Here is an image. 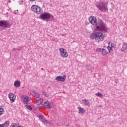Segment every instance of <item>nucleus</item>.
Segmentation results:
<instances>
[{"label": "nucleus", "mask_w": 127, "mask_h": 127, "mask_svg": "<svg viewBox=\"0 0 127 127\" xmlns=\"http://www.w3.org/2000/svg\"><path fill=\"white\" fill-rule=\"evenodd\" d=\"M85 66L86 67V68L87 69V70H89V71H91V65H86Z\"/></svg>", "instance_id": "obj_24"}, {"label": "nucleus", "mask_w": 127, "mask_h": 127, "mask_svg": "<svg viewBox=\"0 0 127 127\" xmlns=\"http://www.w3.org/2000/svg\"><path fill=\"white\" fill-rule=\"evenodd\" d=\"M44 106L46 109H51V106H50V104H49V102L46 101L44 103Z\"/></svg>", "instance_id": "obj_14"}, {"label": "nucleus", "mask_w": 127, "mask_h": 127, "mask_svg": "<svg viewBox=\"0 0 127 127\" xmlns=\"http://www.w3.org/2000/svg\"><path fill=\"white\" fill-rule=\"evenodd\" d=\"M24 104H28V100L26 99V98H24V99L23 100Z\"/></svg>", "instance_id": "obj_25"}, {"label": "nucleus", "mask_w": 127, "mask_h": 127, "mask_svg": "<svg viewBox=\"0 0 127 127\" xmlns=\"http://www.w3.org/2000/svg\"><path fill=\"white\" fill-rule=\"evenodd\" d=\"M59 50L62 57H64V58L68 57V53L65 49L61 48L59 49Z\"/></svg>", "instance_id": "obj_7"}, {"label": "nucleus", "mask_w": 127, "mask_h": 127, "mask_svg": "<svg viewBox=\"0 0 127 127\" xmlns=\"http://www.w3.org/2000/svg\"><path fill=\"white\" fill-rule=\"evenodd\" d=\"M127 44L126 43H124L123 45L122 48L121 49V51H122V52H124L125 50H127Z\"/></svg>", "instance_id": "obj_12"}, {"label": "nucleus", "mask_w": 127, "mask_h": 127, "mask_svg": "<svg viewBox=\"0 0 127 127\" xmlns=\"http://www.w3.org/2000/svg\"><path fill=\"white\" fill-rule=\"evenodd\" d=\"M39 119H41V120H43V116L42 115H39Z\"/></svg>", "instance_id": "obj_31"}, {"label": "nucleus", "mask_w": 127, "mask_h": 127, "mask_svg": "<svg viewBox=\"0 0 127 127\" xmlns=\"http://www.w3.org/2000/svg\"><path fill=\"white\" fill-rule=\"evenodd\" d=\"M96 96H98V97H103V94H102V93H97L95 94Z\"/></svg>", "instance_id": "obj_23"}, {"label": "nucleus", "mask_w": 127, "mask_h": 127, "mask_svg": "<svg viewBox=\"0 0 127 127\" xmlns=\"http://www.w3.org/2000/svg\"><path fill=\"white\" fill-rule=\"evenodd\" d=\"M15 126H16V123H14V124L11 125V127H15Z\"/></svg>", "instance_id": "obj_32"}, {"label": "nucleus", "mask_w": 127, "mask_h": 127, "mask_svg": "<svg viewBox=\"0 0 127 127\" xmlns=\"http://www.w3.org/2000/svg\"><path fill=\"white\" fill-rule=\"evenodd\" d=\"M19 4H21V3H19Z\"/></svg>", "instance_id": "obj_36"}, {"label": "nucleus", "mask_w": 127, "mask_h": 127, "mask_svg": "<svg viewBox=\"0 0 127 127\" xmlns=\"http://www.w3.org/2000/svg\"><path fill=\"white\" fill-rule=\"evenodd\" d=\"M90 37L91 39H95L97 42H101L104 40L105 35L101 32H96L91 34Z\"/></svg>", "instance_id": "obj_2"}, {"label": "nucleus", "mask_w": 127, "mask_h": 127, "mask_svg": "<svg viewBox=\"0 0 127 127\" xmlns=\"http://www.w3.org/2000/svg\"><path fill=\"white\" fill-rule=\"evenodd\" d=\"M25 99H26V100H28V102L29 101H30V98H29V97H27V96H26V97H25Z\"/></svg>", "instance_id": "obj_30"}, {"label": "nucleus", "mask_w": 127, "mask_h": 127, "mask_svg": "<svg viewBox=\"0 0 127 127\" xmlns=\"http://www.w3.org/2000/svg\"><path fill=\"white\" fill-rule=\"evenodd\" d=\"M11 26L10 22L8 20H0V27L3 29L4 28H9Z\"/></svg>", "instance_id": "obj_4"}, {"label": "nucleus", "mask_w": 127, "mask_h": 127, "mask_svg": "<svg viewBox=\"0 0 127 127\" xmlns=\"http://www.w3.org/2000/svg\"><path fill=\"white\" fill-rule=\"evenodd\" d=\"M8 97L11 101V103H13V102H14V100H15V96H14V94H13V93H11L10 94H9Z\"/></svg>", "instance_id": "obj_11"}, {"label": "nucleus", "mask_w": 127, "mask_h": 127, "mask_svg": "<svg viewBox=\"0 0 127 127\" xmlns=\"http://www.w3.org/2000/svg\"><path fill=\"white\" fill-rule=\"evenodd\" d=\"M14 86L16 88H19L20 87V81L18 80L15 81L14 83Z\"/></svg>", "instance_id": "obj_13"}, {"label": "nucleus", "mask_w": 127, "mask_h": 127, "mask_svg": "<svg viewBox=\"0 0 127 127\" xmlns=\"http://www.w3.org/2000/svg\"><path fill=\"white\" fill-rule=\"evenodd\" d=\"M43 123L45 125H47V124H48V122H47L46 120H44L43 121Z\"/></svg>", "instance_id": "obj_29"}, {"label": "nucleus", "mask_w": 127, "mask_h": 127, "mask_svg": "<svg viewBox=\"0 0 127 127\" xmlns=\"http://www.w3.org/2000/svg\"><path fill=\"white\" fill-rule=\"evenodd\" d=\"M4 125L3 124H1V125H0V127H4Z\"/></svg>", "instance_id": "obj_33"}, {"label": "nucleus", "mask_w": 127, "mask_h": 127, "mask_svg": "<svg viewBox=\"0 0 127 127\" xmlns=\"http://www.w3.org/2000/svg\"><path fill=\"white\" fill-rule=\"evenodd\" d=\"M3 125L5 127H8L9 126V121H7L5 122Z\"/></svg>", "instance_id": "obj_20"}, {"label": "nucleus", "mask_w": 127, "mask_h": 127, "mask_svg": "<svg viewBox=\"0 0 127 127\" xmlns=\"http://www.w3.org/2000/svg\"><path fill=\"white\" fill-rule=\"evenodd\" d=\"M95 5L101 11H103V12H105V11H108V5L105 1L96 2Z\"/></svg>", "instance_id": "obj_3"}, {"label": "nucleus", "mask_w": 127, "mask_h": 127, "mask_svg": "<svg viewBox=\"0 0 127 127\" xmlns=\"http://www.w3.org/2000/svg\"><path fill=\"white\" fill-rule=\"evenodd\" d=\"M78 114H85V110H84L83 108L81 107H79L78 108Z\"/></svg>", "instance_id": "obj_16"}, {"label": "nucleus", "mask_w": 127, "mask_h": 127, "mask_svg": "<svg viewBox=\"0 0 127 127\" xmlns=\"http://www.w3.org/2000/svg\"><path fill=\"white\" fill-rule=\"evenodd\" d=\"M42 94L43 96H45L46 97H47V94H46V92L44 91H42Z\"/></svg>", "instance_id": "obj_27"}, {"label": "nucleus", "mask_w": 127, "mask_h": 127, "mask_svg": "<svg viewBox=\"0 0 127 127\" xmlns=\"http://www.w3.org/2000/svg\"><path fill=\"white\" fill-rule=\"evenodd\" d=\"M112 50V48H111L110 46H108V47L104 46L102 49V55H107L108 53H110V52H111V50Z\"/></svg>", "instance_id": "obj_6"}, {"label": "nucleus", "mask_w": 127, "mask_h": 127, "mask_svg": "<svg viewBox=\"0 0 127 127\" xmlns=\"http://www.w3.org/2000/svg\"><path fill=\"white\" fill-rule=\"evenodd\" d=\"M30 1H35V0H29Z\"/></svg>", "instance_id": "obj_34"}, {"label": "nucleus", "mask_w": 127, "mask_h": 127, "mask_svg": "<svg viewBox=\"0 0 127 127\" xmlns=\"http://www.w3.org/2000/svg\"><path fill=\"white\" fill-rule=\"evenodd\" d=\"M82 102H84V105H85V106H88L89 104H90V102H89V100L87 99L82 100Z\"/></svg>", "instance_id": "obj_18"}, {"label": "nucleus", "mask_w": 127, "mask_h": 127, "mask_svg": "<svg viewBox=\"0 0 127 127\" xmlns=\"http://www.w3.org/2000/svg\"><path fill=\"white\" fill-rule=\"evenodd\" d=\"M37 6H38L37 5H33L31 7V10L32 11H33V12H35V11H36V8Z\"/></svg>", "instance_id": "obj_15"}, {"label": "nucleus", "mask_w": 127, "mask_h": 127, "mask_svg": "<svg viewBox=\"0 0 127 127\" xmlns=\"http://www.w3.org/2000/svg\"><path fill=\"white\" fill-rule=\"evenodd\" d=\"M17 50H18V51H19V50H20V49H16L13 48L12 50V51H16Z\"/></svg>", "instance_id": "obj_28"}, {"label": "nucleus", "mask_w": 127, "mask_h": 127, "mask_svg": "<svg viewBox=\"0 0 127 127\" xmlns=\"http://www.w3.org/2000/svg\"><path fill=\"white\" fill-rule=\"evenodd\" d=\"M35 12L37 13V14H40L43 12V10L42 9V8L37 6Z\"/></svg>", "instance_id": "obj_10"}, {"label": "nucleus", "mask_w": 127, "mask_h": 127, "mask_svg": "<svg viewBox=\"0 0 127 127\" xmlns=\"http://www.w3.org/2000/svg\"><path fill=\"white\" fill-rule=\"evenodd\" d=\"M102 51H103V49H100V48H98V49H97V50H96V51H97V52H102Z\"/></svg>", "instance_id": "obj_26"}, {"label": "nucleus", "mask_w": 127, "mask_h": 127, "mask_svg": "<svg viewBox=\"0 0 127 127\" xmlns=\"http://www.w3.org/2000/svg\"><path fill=\"white\" fill-rule=\"evenodd\" d=\"M21 2H23V1H21Z\"/></svg>", "instance_id": "obj_35"}, {"label": "nucleus", "mask_w": 127, "mask_h": 127, "mask_svg": "<svg viewBox=\"0 0 127 127\" xmlns=\"http://www.w3.org/2000/svg\"><path fill=\"white\" fill-rule=\"evenodd\" d=\"M51 17L54 18V16L48 12H44L40 16V19H43V20L50 19Z\"/></svg>", "instance_id": "obj_5"}, {"label": "nucleus", "mask_w": 127, "mask_h": 127, "mask_svg": "<svg viewBox=\"0 0 127 127\" xmlns=\"http://www.w3.org/2000/svg\"><path fill=\"white\" fill-rule=\"evenodd\" d=\"M108 46H109V47H110V48H115V47H116V45H115V44H113V43H108Z\"/></svg>", "instance_id": "obj_19"}, {"label": "nucleus", "mask_w": 127, "mask_h": 127, "mask_svg": "<svg viewBox=\"0 0 127 127\" xmlns=\"http://www.w3.org/2000/svg\"><path fill=\"white\" fill-rule=\"evenodd\" d=\"M3 111L4 109L1 107V106H0V116H1L3 114Z\"/></svg>", "instance_id": "obj_22"}, {"label": "nucleus", "mask_w": 127, "mask_h": 127, "mask_svg": "<svg viewBox=\"0 0 127 127\" xmlns=\"http://www.w3.org/2000/svg\"><path fill=\"white\" fill-rule=\"evenodd\" d=\"M25 107H26V108H27V109H28V110H30V111L32 110V107H31V106L25 105Z\"/></svg>", "instance_id": "obj_21"}, {"label": "nucleus", "mask_w": 127, "mask_h": 127, "mask_svg": "<svg viewBox=\"0 0 127 127\" xmlns=\"http://www.w3.org/2000/svg\"><path fill=\"white\" fill-rule=\"evenodd\" d=\"M30 93L31 94L32 96H33V97H35L37 98L40 97V95H39V93H38L35 90H31Z\"/></svg>", "instance_id": "obj_9"}, {"label": "nucleus", "mask_w": 127, "mask_h": 127, "mask_svg": "<svg viewBox=\"0 0 127 127\" xmlns=\"http://www.w3.org/2000/svg\"><path fill=\"white\" fill-rule=\"evenodd\" d=\"M42 103H43V99L40 98L37 100L36 104L37 105H41Z\"/></svg>", "instance_id": "obj_17"}, {"label": "nucleus", "mask_w": 127, "mask_h": 127, "mask_svg": "<svg viewBox=\"0 0 127 127\" xmlns=\"http://www.w3.org/2000/svg\"><path fill=\"white\" fill-rule=\"evenodd\" d=\"M56 81H59V82H64L66 80V75H64L62 76H58L56 78Z\"/></svg>", "instance_id": "obj_8"}, {"label": "nucleus", "mask_w": 127, "mask_h": 127, "mask_svg": "<svg viewBox=\"0 0 127 127\" xmlns=\"http://www.w3.org/2000/svg\"><path fill=\"white\" fill-rule=\"evenodd\" d=\"M88 19L89 22L92 24V25L96 26V28L97 30L107 32L108 28L106 26L105 24H104V22H103V20L99 19L97 21V18L95 16H90L89 17Z\"/></svg>", "instance_id": "obj_1"}]
</instances>
